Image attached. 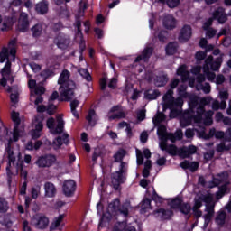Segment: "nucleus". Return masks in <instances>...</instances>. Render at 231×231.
Wrapping results in <instances>:
<instances>
[{
  "instance_id": "f257e3e1",
  "label": "nucleus",
  "mask_w": 231,
  "mask_h": 231,
  "mask_svg": "<svg viewBox=\"0 0 231 231\" xmlns=\"http://www.w3.org/2000/svg\"><path fill=\"white\" fill-rule=\"evenodd\" d=\"M157 128V134L159 136V147L161 151H165L168 154H176V145L167 144V142L171 140L172 143L178 140L183 138V132L177 130L174 134L167 133V126L165 125H155Z\"/></svg>"
},
{
  "instance_id": "f03ea898",
  "label": "nucleus",
  "mask_w": 231,
  "mask_h": 231,
  "mask_svg": "<svg viewBox=\"0 0 231 231\" xmlns=\"http://www.w3.org/2000/svg\"><path fill=\"white\" fill-rule=\"evenodd\" d=\"M203 201L204 203H206L205 210L207 212V214L204 216L205 225H208L210 223V219L214 217V207H216V202L214 201L212 195L210 194L201 195L198 199H195V204L192 208V210L195 217L197 218L201 217V216H203V212H201L199 208L203 207Z\"/></svg>"
},
{
  "instance_id": "7ed1b4c3",
  "label": "nucleus",
  "mask_w": 231,
  "mask_h": 231,
  "mask_svg": "<svg viewBox=\"0 0 231 231\" xmlns=\"http://www.w3.org/2000/svg\"><path fill=\"white\" fill-rule=\"evenodd\" d=\"M178 84H180V80L178 79H174L170 82V88L167 93L163 96L162 100L164 102V107H169L171 110L170 118H176L178 115H180V110H176L177 108L181 109L183 106V98L177 97L174 99V91L172 89H176L178 88Z\"/></svg>"
},
{
  "instance_id": "20e7f679",
  "label": "nucleus",
  "mask_w": 231,
  "mask_h": 231,
  "mask_svg": "<svg viewBox=\"0 0 231 231\" xmlns=\"http://www.w3.org/2000/svg\"><path fill=\"white\" fill-rule=\"evenodd\" d=\"M212 97H207L200 99V106L197 108V115L194 116V122L196 124H203L205 125H212V116H214V111L208 110L205 112V106L210 105Z\"/></svg>"
},
{
  "instance_id": "39448f33",
  "label": "nucleus",
  "mask_w": 231,
  "mask_h": 231,
  "mask_svg": "<svg viewBox=\"0 0 231 231\" xmlns=\"http://www.w3.org/2000/svg\"><path fill=\"white\" fill-rule=\"evenodd\" d=\"M60 84V97L64 100H71L74 97L73 89H75V82L69 79V71L63 70L58 80Z\"/></svg>"
},
{
  "instance_id": "423d86ee",
  "label": "nucleus",
  "mask_w": 231,
  "mask_h": 231,
  "mask_svg": "<svg viewBox=\"0 0 231 231\" xmlns=\"http://www.w3.org/2000/svg\"><path fill=\"white\" fill-rule=\"evenodd\" d=\"M5 60V66L1 70L2 79H0V85H2L3 88L6 86V81L8 80V79H10V69L12 68V62H10V60L8 59V49L6 47H4L0 51V62L3 63Z\"/></svg>"
},
{
  "instance_id": "0eeeda50",
  "label": "nucleus",
  "mask_w": 231,
  "mask_h": 231,
  "mask_svg": "<svg viewBox=\"0 0 231 231\" xmlns=\"http://www.w3.org/2000/svg\"><path fill=\"white\" fill-rule=\"evenodd\" d=\"M125 180H127V163L121 162L119 170L112 173L111 176L114 189L118 190V187H120L122 183H125Z\"/></svg>"
},
{
  "instance_id": "6e6552de",
  "label": "nucleus",
  "mask_w": 231,
  "mask_h": 231,
  "mask_svg": "<svg viewBox=\"0 0 231 231\" xmlns=\"http://www.w3.org/2000/svg\"><path fill=\"white\" fill-rule=\"evenodd\" d=\"M130 208L131 203L125 202L120 207V199H115L114 201L108 205L107 212L111 216H116L119 212V214H123L125 217H127Z\"/></svg>"
},
{
  "instance_id": "1a4fd4ad",
  "label": "nucleus",
  "mask_w": 231,
  "mask_h": 231,
  "mask_svg": "<svg viewBox=\"0 0 231 231\" xmlns=\"http://www.w3.org/2000/svg\"><path fill=\"white\" fill-rule=\"evenodd\" d=\"M214 19H217L220 24H225L226 23V14H225V9L223 7L217 8L214 13H213V17L208 18L204 25H203V30H210V26H212V23H214Z\"/></svg>"
},
{
  "instance_id": "9d476101",
  "label": "nucleus",
  "mask_w": 231,
  "mask_h": 231,
  "mask_svg": "<svg viewBox=\"0 0 231 231\" xmlns=\"http://www.w3.org/2000/svg\"><path fill=\"white\" fill-rule=\"evenodd\" d=\"M31 225L37 228L38 230H46L50 226V218L46 215L36 214L31 218Z\"/></svg>"
},
{
  "instance_id": "9b49d317",
  "label": "nucleus",
  "mask_w": 231,
  "mask_h": 231,
  "mask_svg": "<svg viewBox=\"0 0 231 231\" xmlns=\"http://www.w3.org/2000/svg\"><path fill=\"white\" fill-rule=\"evenodd\" d=\"M57 126L55 127V119L51 117L47 120V127L52 134H60L64 131V120L62 116H57Z\"/></svg>"
},
{
  "instance_id": "f8f14e48",
  "label": "nucleus",
  "mask_w": 231,
  "mask_h": 231,
  "mask_svg": "<svg viewBox=\"0 0 231 231\" xmlns=\"http://www.w3.org/2000/svg\"><path fill=\"white\" fill-rule=\"evenodd\" d=\"M198 152V147L194 145H189V146H184L181 148H179L175 146V153L174 154H170V156H180V158H190L192 154H196Z\"/></svg>"
},
{
  "instance_id": "ddd939ff",
  "label": "nucleus",
  "mask_w": 231,
  "mask_h": 231,
  "mask_svg": "<svg viewBox=\"0 0 231 231\" xmlns=\"http://www.w3.org/2000/svg\"><path fill=\"white\" fill-rule=\"evenodd\" d=\"M12 120L14 122L15 126L14 128V142H17L19 140V136H23L24 134V127L21 126L19 127V124H21V119L19 118V113L17 112H13L12 115Z\"/></svg>"
},
{
  "instance_id": "4468645a",
  "label": "nucleus",
  "mask_w": 231,
  "mask_h": 231,
  "mask_svg": "<svg viewBox=\"0 0 231 231\" xmlns=\"http://www.w3.org/2000/svg\"><path fill=\"white\" fill-rule=\"evenodd\" d=\"M57 162V157L53 154H47L42 157H39L36 161V165L40 167L41 169H45L48 167H51L53 163Z\"/></svg>"
},
{
  "instance_id": "2eb2a0df",
  "label": "nucleus",
  "mask_w": 231,
  "mask_h": 231,
  "mask_svg": "<svg viewBox=\"0 0 231 231\" xmlns=\"http://www.w3.org/2000/svg\"><path fill=\"white\" fill-rule=\"evenodd\" d=\"M30 29V17L28 14L24 12L20 13V16L18 18L17 30L19 32H28Z\"/></svg>"
},
{
  "instance_id": "dca6fc26",
  "label": "nucleus",
  "mask_w": 231,
  "mask_h": 231,
  "mask_svg": "<svg viewBox=\"0 0 231 231\" xmlns=\"http://www.w3.org/2000/svg\"><path fill=\"white\" fill-rule=\"evenodd\" d=\"M42 122H44V118H42V116H35L33 121V125L35 129L32 131V136L34 140H37V138H41V131H42V128L44 127Z\"/></svg>"
},
{
  "instance_id": "f3484780",
  "label": "nucleus",
  "mask_w": 231,
  "mask_h": 231,
  "mask_svg": "<svg viewBox=\"0 0 231 231\" xmlns=\"http://www.w3.org/2000/svg\"><path fill=\"white\" fill-rule=\"evenodd\" d=\"M221 68V61L219 60L214 61V58L212 56H209L205 60V65L203 67L204 71H217Z\"/></svg>"
},
{
  "instance_id": "a211bd4d",
  "label": "nucleus",
  "mask_w": 231,
  "mask_h": 231,
  "mask_svg": "<svg viewBox=\"0 0 231 231\" xmlns=\"http://www.w3.org/2000/svg\"><path fill=\"white\" fill-rule=\"evenodd\" d=\"M5 156L9 161V167L10 165L15 163V159L18 158V160H21V152L19 150L14 151L12 146L10 145V143H8V146L5 149Z\"/></svg>"
},
{
  "instance_id": "6ab92c4d",
  "label": "nucleus",
  "mask_w": 231,
  "mask_h": 231,
  "mask_svg": "<svg viewBox=\"0 0 231 231\" xmlns=\"http://www.w3.org/2000/svg\"><path fill=\"white\" fill-rule=\"evenodd\" d=\"M76 187H77V184L74 182L73 180H66L63 184V192L65 196H68V197L73 196Z\"/></svg>"
},
{
  "instance_id": "aec40b11",
  "label": "nucleus",
  "mask_w": 231,
  "mask_h": 231,
  "mask_svg": "<svg viewBox=\"0 0 231 231\" xmlns=\"http://www.w3.org/2000/svg\"><path fill=\"white\" fill-rule=\"evenodd\" d=\"M69 37L65 34H59L56 38V44L60 50H66L69 46Z\"/></svg>"
},
{
  "instance_id": "412c9836",
  "label": "nucleus",
  "mask_w": 231,
  "mask_h": 231,
  "mask_svg": "<svg viewBox=\"0 0 231 231\" xmlns=\"http://www.w3.org/2000/svg\"><path fill=\"white\" fill-rule=\"evenodd\" d=\"M120 118H125V113L124 111H118V106H114L108 113V120H120Z\"/></svg>"
},
{
  "instance_id": "4be33fe9",
  "label": "nucleus",
  "mask_w": 231,
  "mask_h": 231,
  "mask_svg": "<svg viewBox=\"0 0 231 231\" xmlns=\"http://www.w3.org/2000/svg\"><path fill=\"white\" fill-rule=\"evenodd\" d=\"M192 37V27L190 25H185L181 31L179 37L180 42H185V41H189Z\"/></svg>"
},
{
  "instance_id": "5701e85b",
  "label": "nucleus",
  "mask_w": 231,
  "mask_h": 231,
  "mask_svg": "<svg viewBox=\"0 0 231 231\" xmlns=\"http://www.w3.org/2000/svg\"><path fill=\"white\" fill-rule=\"evenodd\" d=\"M62 143H65L66 145L69 143V135H68V134H64L61 137L59 136L58 138H56L53 141L52 147L55 150L60 149V147H62Z\"/></svg>"
},
{
  "instance_id": "b1692460",
  "label": "nucleus",
  "mask_w": 231,
  "mask_h": 231,
  "mask_svg": "<svg viewBox=\"0 0 231 231\" xmlns=\"http://www.w3.org/2000/svg\"><path fill=\"white\" fill-rule=\"evenodd\" d=\"M162 23L167 30H174L176 28V19L171 14L164 16Z\"/></svg>"
},
{
  "instance_id": "393cba45",
  "label": "nucleus",
  "mask_w": 231,
  "mask_h": 231,
  "mask_svg": "<svg viewBox=\"0 0 231 231\" xmlns=\"http://www.w3.org/2000/svg\"><path fill=\"white\" fill-rule=\"evenodd\" d=\"M192 118L194 120L190 112H185L182 114L180 120V126L188 127V125H190V124H192Z\"/></svg>"
},
{
  "instance_id": "a878e982",
  "label": "nucleus",
  "mask_w": 231,
  "mask_h": 231,
  "mask_svg": "<svg viewBox=\"0 0 231 231\" xmlns=\"http://www.w3.org/2000/svg\"><path fill=\"white\" fill-rule=\"evenodd\" d=\"M45 190V198H54L55 194H57V188L51 182H46L44 184Z\"/></svg>"
},
{
  "instance_id": "bb28decb",
  "label": "nucleus",
  "mask_w": 231,
  "mask_h": 231,
  "mask_svg": "<svg viewBox=\"0 0 231 231\" xmlns=\"http://www.w3.org/2000/svg\"><path fill=\"white\" fill-rule=\"evenodd\" d=\"M154 215L156 216V217H160V219L162 220L171 219V217H172V211L160 208L154 211Z\"/></svg>"
},
{
  "instance_id": "cd10ccee",
  "label": "nucleus",
  "mask_w": 231,
  "mask_h": 231,
  "mask_svg": "<svg viewBox=\"0 0 231 231\" xmlns=\"http://www.w3.org/2000/svg\"><path fill=\"white\" fill-rule=\"evenodd\" d=\"M113 231H136L133 226H127L125 222H119L114 226Z\"/></svg>"
},
{
  "instance_id": "c85d7f7f",
  "label": "nucleus",
  "mask_w": 231,
  "mask_h": 231,
  "mask_svg": "<svg viewBox=\"0 0 231 231\" xmlns=\"http://www.w3.org/2000/svg\"><path fill=\"white\" fill-rule=\"evenodd\" d=\"M152 47H146L143 52L142 55H139L134 62H140L141 60H144V62L147 60V59H149V57H151V55H152Z\"/></svg>"
},
{
  "instance_id": "c756f323",
  "label": "nucleus",
  "mask_w": 231,
  "mask_h": 231,
  "mask_svg": "<svg viewBox=\"0 0 231 231\" xmlns=\"http://www.w3.org/2000/svg\"><path fill=\"white\" fill-rule=\"evenodd\" d=\"M49 3L46 0H42V2H39L36 5V12L38 14H40L41 15H44V14H48V6H49Z\"/></svg>"
},
{
  "instance_id": "7c9ffc66",
  "label": "nucleus",
  "mask_w": 231,
  "mask_h": 231,
  "mask_svg": "<svg viewBox=\"0 0 231 231\" xmlns=\"http://www.w3.org/2000/svg\"><path fill=\"white\" fill-rule=\"evenodd\" d=\"M180 167L182 169H189L191 172H196L199 167V163L198 162H189V161H184L180 163Z\"/></svg>"
},
{
  "instance_id": "2f4dec72",
  "label": "nucleus",
  "mask_w": 231,
  "mask_h": 231,
  "mask_svg": "<svg viewBox=\"0 0 231 231\" xmlns=\"http://www.w3.org/2000/svg\"><path fill=\"white\" fill-rule=\"evenodd\" d=\"M177 75L181 77L182 82H187V80H189V77H190V72L187 70V66L182 65L178 69Z\"/></svg>"
},
{
  "instance_id": "473e14b6",
  "label": "nucleus",
  "mask_w": 231,
  "mask_h": 231,
  "mask_svg": "<svg viewBox=\"0 0 231 231\" xmlns=\"http://www.w3.org/2000/svg\"><path fill=\"white\" fill-rule=\"evenodd\" d=\"M7 91L11 93V102L13 104H17V102H19V89L17 88V87H8Z\"/></svg>"
},
{
  "instance_id": "72a5a7b5",
  "label": "nucleus",
  "mask_w": 231,
  "mask_h": 231,
  "mask_svg": "<svg viewBox=\"0 0 231 231\" xmlns=\"http://www.w3.org/2000/svg\"><path fill=\"white\" fill-rule=\"evenodd\" d=\"M168 80L169 79L165 74H160L154 79V85L157 86V88H162L167 84Z\"/></svg>"
},
{
  "instance_id": "f704fd0d",
  "label": "nucleus",
  "mask_w": 231,
  "mask_h": 231,
  "mask_svg": "<svg viewBox=\"0 0 231 231\" xmlns=\"http://www.w3.org/2000/svg\"><path fill=\"white\" fill-rule=\"evenodd\" d=\"M97 120H98L97 113H95V110H90L88 112V115L87 116V121L88 122V125H90L91 127H95V125H97Z\"/></svg>"
},
{
  "instance_id": "c9c22d12",
  "label": "nucleus",
  "mask_w": 231,
  "mask_h": 231,
  "mask_svg": "<svg viewBox=\"0 0 231 231\" xmlns=\"http://www.w3.org/2000/svg\"><path fill=\"white\" fill-rule=\"evenodd\" d=\"M225 181V174H218L217 177L213 178L212 182H209L208 189H214L217 185H221Z\"/></svg>"
},
{
  "instance_id": "e433bc0d",
  "label": "nucleus",
  "mask_w": 231,
  "mask_h": 231,
  "mask_svg": "<svg viewBox=\"0 0 231 231\" xmlns=\"http://www.w3.org/2000/svg\"><path fill=\"white\" fill-rule=\"evenodd\" d=\"M32 32L33 37H41L44 32V28L42 27V24L37 23L32 28Z\"/></svg>"
},
{
  "instance_id": "4c0bfd02",
  "label": "nucleus",
  "mask_w": 231,
  "mask_h": 231,
  "mask_svg": "<svg viewBox=\"0 0 231 231\" xmlns=\"http://www.w3.org/2000/svg\"><path fill=\"white\" fill-rule=\"evenodd\" d=\"M154 125H162V122H165V115L162 112H157L152 119Z\"/></svg>"
},
{
  "instance_id": "58836bf2",
  "label": "nucleus",
  "mask_w": 231,
  "mask_h": 231,
  "mask_svg": "<svg viewBox=\"0 0 231 231\" xmlns=\"http://www.w3.org/2000/svg\"><path fill=\"white\" fill-rule=\"evenodd\" d=\"M178 51V43L177 42H170L166 46V53L167 55H174Z\"/></svg>"
},
{
  "instance_id": "ea45409f",
  "label": "nucleus",
  "mask_w": 231,
  "mask_h": 231,
  "mask_svg": "<svg viewBox=\"0 0 231 231\" xmlns=\"http://www.w3.org/2000/svg\"><path fill=\"white\" fill-rule=\"evenodd\" d=\"M226 101H221V103H219V101L214 100L212 102V109L214 111H217L219 109H226Z\"/></svg>"
},
{
  "instance_id": "a19ab883",
  "label": "nucleus",
  "mask_w": 231,
  "mask_h": 231,
  "mask_svg": "<svg viewBox=\"0 0 231 231\" xmlns=\"http://www.w3.org/2000/svg\"><path fill=\"white\" fill-rule=\"evenodd\" d=\"M127 155V151L125 149H119L116 153L114 155L115 162H122L124 157Z\"/></svg>"
},
{
  "instance_id": "79ce46f5",
  "label": "nucleus",
  "mask_w": 231,
  "mask_h": 231,
  "mask_svg": "<svg viewBox=\"0 0 231 231\" xmlns=\"http://www.w3.org/2000/svg\"><path fill=\"white\" fill-rule=\"evenodd\" d=\"M158 97H160V91H158V90H148L145 93V97L148 100H156V98H158Z\"/></svg>"
},
{
  "instance_id": "37998d69",
  "label": "nucleus",
  "mask_w": 231,
  "mask_h": 231,
  "mask_svg": "<svg viewBox=\"0 0 231 231\" xmlns=\"http://www.w3.org/2000/svg\"><path fill=\"white\" fill-rule=\"evenodd\" d=\"M62 219H64V215H60L58 217H55L51 225V230H55V228H59V226H60V223H62Z\"/></svg>"
},
{
  "instance_id": "c03bdc74",
  "label": "nucleus",
  "mask_w": 231,
  "mask_h": 231,
  "mask_svg": "<svg viewBox=\"0 0 231 231\" xmlns=\"http://www.w3.org/2000/svg\"><path fill=\"white\" fill-rule=\"evenodd\" d=\"M180 212L181 214H184L185 216L190 214V211L192 210V208L190 207V204L182 202L180 208H179Z\"/></svg>"
},
{
  "instance_id": "a18cd8bd",
  "label": "nucleus",
  "mask_w": 231,
  "mask_h": 231,
  "mask_svg": "<svg viewBox=\"0 0 231 231\" xmlns=\"http://www.w3.org/2000/svg\"><path fill=\"white\" fill-rule=\"evenodd\" d=\"M225 221H226V213L225 211L218 212L216 217V223L223 225Z\"/></svg>"
},
{
  "instance_id": "49530a36",
  "label": "nucleus",
  "mask_w": 231,
  "mask_h": 231,
  "mask_svg": "<svg viewBox=\"0 0 231 231\" xmlns=\"http://www.w3.org/2000/svg\"><path fill=\"white\" fill-rule=\"evenodd\" d=\"M209 136H215L218 140H221V138H225V132L223 131H216L215 128H212L209 130Z\"/></svg>"
},
{
  "instance_id": "de8ad7c7",
  "label": "nucleus",
  "mask_w": 231,
  "mask_h": 231,
  "mask_svg": "<svg viewBox=\"0 0 231 231\" xmlns=\"http://www.w3.org/2000/svg\"><path fill=\"white\" fill-rule=\"evenodd\" d=\"M31 196L32 199H37L41 196V186L36 185L31 189Z\"/></svg>"
},
{
  "instance_id": "09e8293b",
  "label": "nucleus",
  "mask_w": 231,
  "mask_h": 231,
  "mask_svg": "<svg viewBox=\"0 0 231 231\" xmlns=\"http://www.w3.org/2000/svg\"><path fill=\"white\" fill-rule=\"evenodd\" d=\"M181 205H183V200L179 198L172 199L171 202V208H177L178 210H180Z\"/></svg>"
},
{
  "instance_id": "8fccbe9b",
  "label": "nucleus",
  "mask_w": 231,
  "mask_h": 231,
  "mask_svg": "<svg viewBox=\"0 0 231 231\" xmlns=\"http://www.w3.org/2000/svg\"><path fill=\"white\" fill-rule=\"evenodd\" d=\"M187 86L185 85H180L178 88V93H179V98H187L189 97V94H187Z\"/></svg>"
},
{
  "instance_id": "3c124183",
  "label": "nucleus",
  "mask_w": 231,
  "mask_h": 231,
  "mask_svg": "<svg viewBox=\"0 0 231 231\" xmlns=\"http://www.w3.org/2000/svg\"><path fill=\"white\" fill-rule=\"evenodd\" d=\"M79 75H81V77H83V79L88 80V82H91V75L89 74V71H88L87 69H80L79 70Z\"/></svg>"
},
{
  "instance_id": "603ef678",
  "label": "nucleus",
  "mask_w": 231,
  "mask_h": 231,
  "mask_svg": "<svg viewBox=\"0 0 231 231\" xmlns=\"http://www.w3.org/2000/svg\"><path fill=\"white\" fill-rule=\"evenodd\" d=\"M8 210V202L5 198L0 197V212L5 213Z\"/></svg>"
},
{
  "instance_id": "864d4df0",
  "label": "nucleus",
  "mask_w": 231,
  "mask_h": 231,
  "mask_svg": "<svg viewBox=\"0 0 231 231\" xmlns=\"http://www.w3.org/2000/svg\"><path fill=\"white\" fill-rule=\"evenodd\" d=\"M197 89L199 91L202 89V91L206 93V95H208V93H210V84L205 83L204 85H197Z\"/></svg>"
},
{
  "instance_id": "5fc2aeb1",
  "label": "nucleus",
  "mask_w": 231,
  "mask_h": 231,
  "mask_svg": "<svg viewBox=\"0 0 231 231\" xmlns=\"http://www.w3.org/2000/svg\"><path fill=\"white\" fill-rule=\"evenodd\" d=\"M17 42V40H13L9 42V48H10V54L12 55V57H15V53L17 52V51L15 50V44Z\"/></svg>"
},
{
  "instance_id": "6e6d98bb",
  "label": "nucleus",
  "mask_w": 231,
  "mask_h": 231,
  "mask_svg": "<svg viewBox=\"0 0 231 231\" xmlns=\"http://www.w3.org/2000/svg\"><path fill=\"white\" fill-rule=\"evenodd\" d=\"M79 8L81 15H84V11L88 9V1L81 0L79 4Z\"/></svg>"
},
{
  "instance_id": "4d7b16f0",
  "label": "nucleus",
  "mask_w": 231,
  "mask_h": 231,
  "mask_svg": "<svg viewBox=\"0 0 231 231\" xmlns=\"http://www.w3.org/2000/svg\"><path fill=\"white\" fill-rule=\"evenodd\" d=\"M18 169H20V176L22 178H23L24 181H28V171L24 170V168H23V164H20V166H18Z\"/></svg>"
},
{
  "instance_id": "13d9d810",
  "label": "nucleus",
  "mask_w": 231,
  "mask_h": 231,
  "mask_svg": "<svg viewBox=\"0 0 231 231\" xmlns=\"http://www.w3.org/2000/svg\"><path fill=\"white\" fill-rule=\"evenodd\" d=\"M218 95H219L222 102H225V100H228V96H229L228 90H226V89L220 90Z\"/></svg>"
},
{
  "instance_id": "bf43d9fd",
  "label": "nucleus",
  "mask_w": 231,
  "mask_h": 231,
  "mask_svg": "<svg viewBox=\"0 0 231 231\" xmlns=\"http://www.w3.org/2000/svg\"><path fill=\"white\" fill-rule=\"evenodd\" d=\"M141 208H143V210H148V208H151V200L149 199L143 200Z\"/></svg>"
},
{
  "instance_id": "052dcab7",
  "label": "nucleus",
  "mask_w": 231,
  "mask_h": 231,
  "mask_svg": "<svg viewBox=\"0 0 231 231\" xmlns=\"http://www.w3.org/2000/svg\"><path fill=\"white\" fill-rule=\"evenodd\" d=\"M57 111V106L53 105V104H49L47 106V113L49 115H55V112Z\"/></svg>"
},
{
  "instance_id": "680f3d73",
  "label": "nucleus",
  "mask_w": 231,
  "mask_h": 231,
  "mask_svg": "<svg viewBox=\"0 0 231 231\" xmlns=\"http://www.w3.org/2000/svg\"><path fill=\"white\" fill-rule=\"evenodd\" d=\"M136 158H137V164L143 165V154H142V151L136 150Z\"/></svg>"
},
{
  "instance_id": "e2e57ef3",
  "label": "nucleus",
  "mask_w": 231,
  "mask_h": 231,
  "mask_svg": "<svg viewBox=\"0 0 231 231\" xmlns=\"http://www.w3.org/2000/svg\"><path fill=\"white\" fill-rule=\"evenodd\" d=\"M224 151H230V146H226L224 144V143H221L217 146V152H223Z\"/></svg>"
},
{
  "instance_id": "0e129e2a",
  "label": "nucleus",
  "mask_w": 231,
  "mask_h": 231,
  "mask_svg": "<svg viewBox=\"0 0 231 231\" xmlns=\"http://www.w3.org/2000/svg\"><path fill=\"white\" fill-rule=\"evenodd\" d=\"M34 93L35 95H44V93H46V88H44V87L38 85L35 88H34Z\"/></svg>"
},
{
  "instance_id": "69168bd1",
  "label": "nucleus",
  "mask_w": 231,
  "mask_h": 231,
  "mask_svg": "<svg viewBox=\"0 0 231 231\" xmlns=\"http://www.w3.org/2000/svg\"><path fill=\"white\" fill-rule=\"evenodd\" d=\"M166 3L169 8H176L180 5V0H167Z\"/></svg>"
},
{
  "instance_id": "338daca9",
  "label": "nucleus",
  "mask_w": 231,
  "mask_h": 231,
  "mask_svg": "<svg viewBox=\"0 0 231 231\" xmlns=\"http://www.w3.org/2000/svg\"><path fill=\"white\" fill-rule=\"evenodd\" d=\"M207 57V54L204 51H198L195 54V58L197 60H203Z\"/></svg>"
},
{
  "instance_id": "774afa93",
  "label": "nucleus",
  "mask_w": 231,
  "mask_h": 231,
  "mask_svg": "<svg viewBox=\"0 0 231 231\" xmlns=\"http://www.w3.org/2000/svg\"><path fill=\"white\" fill-rule=\"evenodd\" d=\"M224 140L226 142H231V128L227 129L224 135Z\"/></svg>"
}]
</instances>
